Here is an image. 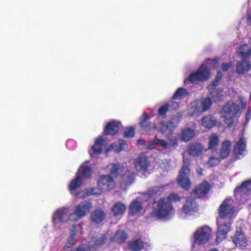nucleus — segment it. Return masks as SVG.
<instances>
[{"mask_svg":"<svg viewBox=\"0 0 251 251\" xmlns=\"http://www.w3.org/2000/svg\"><path fill=\"white\" fill-rule=\"evenodd\" d=\"M123 135L126 138L133 137L135 135V128L133 127H126L124 132Z\"/></svg>","mask_w":251,"mask_h":251,"instance_id":"45","label":"nucleus"},{"mask_svg":"<svg viewBox=\"0 0 251 251\" xmlns=\"http://www.w3.org/2000/svg\"><path fill=\"white\" fill-rule=\"evenodd\" d=\"M83 179L76 175V177L73 179L69 185V189L72 194H74L75 191L79 188L82 184Z\"/></svg>","mask_w":251,"mask_h":251,"instance_id":"36","label":"nucleus"},{"mask_svg":"<svg viewBox=\"0 0 251 251\" xmlns=\"http://www.w3.org/2000/svg\"><path fill=\"white\" fill-rule=\"evenodd\" d=\"M51 221L56 229H62L64 224L75 222L72 211L69 206L61 207L55 210L52 214Z\"/></svg>","mask_w":251,"mask_h":251,"instance_id":"5","label":"nucleus"},{"mask_svg":"<svg viewBox=\"0 0 251 251\" xmlns=\"http://www.w3.org/2000/svg\"><path fill=\"white\" fill-rule=\"evenodd\" d=\"M203 150V148L201 144L196 143L189 146L187 152L191 156H199L201 154Z\"/></svg>","mask_w":251,"mask_h":251,"instance_id":"24","label":"nucleus"},{"mask_svg":"<svg viewBox=\"0 0 251 251\" xmlns=\"http://www.w3.org/2000/svg\"><path fill=\"white\" fill-rule=\"evenodd\" d=\"M77 230L76 229V225H73L71 229L70 235L68 238L63 247L64 250L71 249L77 243L78 240L77 237Z\"/></svg>","mask_w":251,"mask_h":251,"instance_id":"19","label":"nucleus"},{"mask_svg":"<svg viewBox=\"0 0 251 251\" xmlns=\"http://www.w3.org/2000/svg\"><path fill=\"white\" fill-rule=\"evenodd\" d=\"M189 165V161L184 158L183 165L179 172L177 178L178 184L185 190H188L191 185V182L189 178L190 174Z\"/></svg>","mask_w":251,"mask_h":251,"instance_id":"11","label":"nucleus"},{"mask_svg":"<svg viewBox=\"0 0 251 251\" xmlns=\"http://www.w3.org/2000/svg\"><path fill=\"white\" fill-rule=\"evenodd\" d=\"M251 69V63L247 59H243L239 62L236 66V73L238 74H243Z\"/></svg>","mask_w":251,"mask_h":251,"instance_id":"29","label":"nucleus"},{"mask_svg":"<svg viewBox=\"0 0 251 251\" xmlns=\"http://www.w3.org/2000/svg\"><path fill=\"white\" fill-rule=\"evenodd\" d=\"M143 210V206L139 200H134L129 206V210L132 215H135L140 213Z\"/></svg>","mask_w":251,"mask_h":251,"instance_id":"32","label":"nucleus"},{"mask_svg":"<svg viewBox=\"0 0 251 251\" xmlns=\"http://www.w3.org/2000/svg\"><path fill=\"white\" fill-rule=\"evenodd\" d=\"M248 9L246 14L247 24L251 26V6L248 4Z\"/></svg>","mask_w":251,"mask_h":251,"instance_id":"48","label":"nucleus"},{"mask_svg":"<svg viewBox=\"0 0 251 251\" xmlns=\"http://www.w3.org/2000/svg\"><path fill=\"white\" fill-rule=\"evenodd\" d=\"M197 173H198V174L200 175H201L202 174V171H203V170L201 169V168H198L197 170Z\"/></svg>","mask_w":251,"mask_h":251,"instance_id":"52","label":"nucleus"},{"mask_svg":"<svg viewBox=\"0 0 251 251\" xmlns=\"http://www.w3.org/2000/svg\"><path fill=\"white\" fill-rule=\"evenodd\" d=\"M165 198L168 199L169 201L172 203L173 202H176L180 201L182 198L176 193H172Z\"/></svg>","mask_w":251,"mask_h":251,"instance_id":"46","label":"nucleus"},{"mask_svg":"<svg viewBox=\"0 0 251 251\" xmlns=\"http://www.w3.org/2000/svg\"><path fill=\"white\" fill-rule=\"evenodd\" d=\"M240 114L239 107L232 101H229L223 107L222 115L228 126H233L237 121Z\"/></svg>","mask_w":251,"mask_h":251,"instance_id":"9","label":"nucleus"},{"mask_svg":"<svg viewBox=\"0 0 251 251\" xmlns=\"http://www.w3.org/2000/svg\"><path fill=\"white\" fill-rule=\"evenodd\" d=\"M217 86H214L212 89H208L209 91V95L207 98L213 101H217L221 100L223 97V90L222 89H217Z\"/></svg>","mask_w":251,"mask_h":251,"instance_id":"27","label":"nucleus"},{"mask_svg":"<svg viewBox=\"0 0 251 251\" xmlns=\"http://www.w3.org/2000/svg\"><path fill=\"white\" fill-rule=\"evenodd\" d=\"M108 169L111 174L113 176H117L125 172V173L122 176V181L125 185H129L133 182L135 174L131 171L126 169L120 164H110L108 166Z\"/></svg>","mask_w":251,"mask_h":251,"instance_id":"10","label":"nucleus"},{"mask_svg":"<svg viewBox=\"0 0 251 251\" xmlns=\"http://www.w3.org/2000/svg\"><path fill=\"white\" fill-rule=\"evenodd\" d=\"M181 113H177L172 116L169 124L165 121L157 120L154 124L148 121L149 116L144 114L140 118V124L141 128L148 134H151L153 130L156 129L163 134H171L177 127L182 117Z\"/></svg>","mask_w":251,"mask_h":251,"instance_id":"2","label":"nucleus"},{"mask_svg":"<svg viewBox=\"0 0 251 251\" xmlns=\"http://www.w3.org/2000/svg\"><path fill=\"white\" fill-rule=\"evenodd\" d=\"M198 101L201 114L208 110L211 106L212 102L209 98L199 99Z\"/></svg>","mask_w":251,"mask_h":251,"instance_id":"38","label":"nucleus"},{"mask_svg":"<svg viewBox=\"0 0 251 251\" xmlns=\"http://www.w3.org/2000/svg\"><path fill=\"white\" fill-rule=\"evenodd\" d=\"M221 159L220 156L219 157L212 154L209 156L208 159L205 162L204 164L208 167H214L218 165L220 163Z\"/></svg>","mask_w":251,"mask_h":251,"instance_id":"43","label":"nucleus"},{"mask_svg":"<svg viewBox=\"0 0 251 251\" xmlns=\"http://www.w3.org/2000/svg\"><path fill=\"white\" fill-rule=\"evenodd\" d=\"M218 60L207 59L206 63L202 64L197 71L191 74L188 77L185 79L184 83L186 84L188 81L191 83H197L207 80L210 77V71L206 64H212L214 67H216L215 64L218 62Z\"/></svg>","mask_w":251,"mask_h":251,"instance_id":"8","label":"nucleus"},{"mask_svg":"<svg viewBox=\"0 0 251 251\" xmlns=\"http://www.w3.org/2000/svg\"><path fill=\"white\" fill-rule=\"evenodd\" d=\"M250 100H251V94H250Z\"/></svg>","mask_w":251,"mask_h":251,"instance_id":"55","label":"nucleus"},{"mask_svg":"<svg viewBox=\"0 0 251 251\" xmlns=\"http://www.w3.org/2000/svg\"><path fill=\"white\" fill-rule=\"evenodd\" d=\"M239 100H240V103L241 108L243 109H244L246 106V99L243 97H240Z\"/></svg>","mask_w":251,"mask_h":251,"instance_id":"50","label":"nucleus"},{"mask_svg":"<svg viewBox=\"0 0 251 251\" xmlns=\"http://www.w3.org/2000/svg\"><path fill=\"white\" fill-rule=\"evenodd\" d=\"M106 239L105 235L101 236L100 238H93L88 244H82L75 249H71L70 251H94L100 245L103 244Z\"/></svg>","mask_w":251,"mask_h":251,"instance_id":"13","label":"nucleus"},{"mask_svg":"<svg viewBox=\"0 0 251 251\" xmlns=\"http://www.w3.org/2000/svg\"><path fill=\"white\" fill-rule=\"evenodd\" d=\"M209 189L210 186L208 183L206 182H203L194 190V193L196 194L203 195L207 193Z\"/></svg>","mask_w":251,"mask_h":251,"instance_id":"42","label":"nucleus"},{"mask_svg":"<svg viewBox=\"0 0 251 251\" xmlns=\"http://www.w3.org/2000/svg\"><path fill=\"white\" fill-rule=\"evenodd\" d=\"M232 241L237 248L243 249L248 245L247 239L241 231H236L232 237Z\"/></svg>","mask_w":251,"mask_h":251,"instance_id":"17","label":"nucleus"},{"mask_svg":"<svg viewBox=\"0 0 251 251\" xmlns=\"http://www.w3.org/2000/svg\"><path fill=\"white\" fill-rule=\"evenodd\" d=\"M121 126V123L120 122L113 120L106 124L104 132L106 134L115 135L118 132Z\"/></svg>","mask_w":251,"mask_h":251,"instance_id":"20","label":"nucleus"},{"mask_svg":"<svg viewBox=\"0 0 251 251\" xmlns=\"http://www.w3.org/2000/svg\"><path fill=\"white\" fill-rule=\"evenodd\" d=\"M246 149V143L243 138H241L236 144L234 148L235 154L240 155Z\"/></svg>","mask_w":251,"mask_h":251,"instance_id":"41","label":"nucleus"},{"mask_svg":"<svg viewBox=\"0 0 251 251\" xmlns=\"http://www.w3.org/2000/svg\"><path fill=\"white\" fill-rule=\"evenodd\" d=\"M189 94L188 91L182 87L178 88L175 92L172 100H182L188 96Z\"/></svg>","mask_w":251,"mask_h":251,"instance_id":"39","label":"nucleus"},{"mask_svg":"<svg viewBox=\"0 0 251 251\" xmlns=\"http://www.w3.org/2000/svg\"><path fill=\"white\" fill-rule=\"evenodd\" d=\"M231 145V142L229 140H226L222 142L219 154L221 159H225L229 155Z\"/></svg>","mask_w":251,"mask_h":251,"instance_id":"26","label":"nucleus"},{"mask_svg":"<svg viewBox=\"0 0 251 251\" xmlns=\"http://www.w3.org/2000/svg\"><path fill=\"white\" fill-rule=\"evenodd\" d=\"M248 3L250 6H251V0H248Z\"/></svg>","mask_w":251,"mask_h":251,"instance_id":"54","label":"nucleus"},{"mask_svg":"<svg viewBox=\"0 0 251 251\" xmlns=\"http://www.w3.org/2000/svg\"><path fill=\"white\" fill-rule=\"evenodd\" d=\"M135 169L139 173L144 174L150 166V162L144 155H140L137 157L134 162Z\"/></svg>","mask_w":251,"mask_h":251,"instance_id":"16","label":"nucleus"},{"mask_svg":"<svg viewBox=\"0 0 251 251\" xmlns=\"http://www.w3.org/2000/svg\"><path fill=\"white\" fill-rule=\"evenodd\" d=\"M105 140L101 137L98 138L95 142V144L92 146L89 152L92 157H96L102 151Z\"/></svg>","mask_w":251,"mask_h":251,"instance_id":"18","label":"nucleus"},{"mask_svg":"<svg viewBox=\"0 0 251 251\" xmlns=\"http://www.w3.org/2000/svg\"><path fill=\"white\" fill-rule=\"evenodd\" d=\"M127 144L123 140H119L114 143L111 144L108 150H112L114 151L119 152L125 150Z\"/></svg>","mask_w":251,"mask_h":251,"instance_id":"37","label":"nucleus"},{"mask_svg":"<svg viewBox=\"0 0 251 251\" xmlns=\"http://www.w3.org/2000/svg\"><path fill=\"white\" fill-rule=\"evenodd\" d=\"M219 143V137L215 133H213L208 137V149L215 151Z\"/></svg>","mask_w":251,"mask_h":251,"instance_id":"35","label":"nucleus"},{"mask_svg":"<svg viewBox=\"0 0 251 251\" xmlns=\"http://www.w3.org/2000/svg\"><path fill=\"white\" fill-rule=\"evenodd\" d=\"M236 214L233 201L230 198L226 199L219 208V218L217 222L218 231L216 237L218 244L226 238L230 229L231 220L236 216Z\"/></svg>","mask_w":251,"mask_h":251,"instance_id":"1","label":"nucleus"},{"mask_svg":"<svg viewBox=\"0 0 251 251\" xmlns=\"http://www.w3.org/2000/svg\"><path fill=\"white\" fill-rule=\"evenodd\" d=\"M235 196L238 199L240 195L242 198L240 201L244 202L243 199H247L248 195L251 194V180L245 181L242 185L236 188L234 191Z\"/></svg>","mask_w":251,"mask_h":251,"instance_id":"15","label":"nucleus"},{"mask_svg":"<svg viewBox=\"0 0 251 251\" xmlns=\"http://www.w3.org/2000/svg\"><path fill=\"white\" fill-rule=\"evenodd\" d=\"M127 235L125 231H118L115 233L113 240L119 243H122L125 241Z\"/></svg>","mask_w":251,"mask_h":251,"instance_id":"44","label":"nucleus"},{"mask_svg":"<svg viewBox=\"0 0 251 251\" xmlns=\"http://www.w3.org/2000/svg\"><path fill=\"white\" fill-rule=\"evenodd\" d=\"M201 125L205 128L210 129L216 124V120L211 115L205 116L201 120Z\"/></svg>","mask_w":251,"mask_h":251,"instance_id":"30","label":"nucleus"},{"mask_svg":"<svg viewBox=\"0 0 251 251\" xmlns=\"http://www.w3.org/2000/svg\"><path fill=\"white\" fill-rule=\"evenodd\" d=\"M238 52L243 59L246 60L251 55V46L247 44H243L239 48Z\"/></svg>","mask_w":251,"mask_h":251,"instance_id":"31","label":"nucleus"},{"mask_svg":"<svg viewBox=\"0 0 251 251\" xmlns=\"http://www.w3.org/2000/svg\"><path fill=\"white\" fill-rule=\"evenodd\" d=\"M99 189L91 188L80 192L76 195L77 198H84L90 195H100L102 191H108L113 189L115 182L113 178L108 175L102 176L98 181Z\"/></svg>","mask_w":251,"mask_h":251,"instance_id":"4","label":"nucleus"},{"mask_svg":"<svg viewBox=\"0 0 251 251\" xmlns=\"http://www.w3.org/2000/svg\"><path fill=\"white\" fill-rule=\"evenodd\" d=\"M233 66V64L231 62L227 63H223L222 65V69L223 71H227Z\"/></svg>","mask_w":251,"mask_h":251,"instance_id":"49","label":"nucleus"},{"mask_svg":"<svg viewBox=\"0 0 251 251\" xmlns=\"http://www.w3.org/2000/svg\"><path fill=\"white\" fill-rule=\"evenodd\" d=\"M209 251H219L217 249H213L212 250H210Z\"/></svg>","mask_w":251,"mask_h":251,"instance_id":"53","label":"nucleus"},{"mask_svg":"<svg viewBox=\"0 0 251 251\" xmlns=\"http://www.w3.org/2000/svg\"><path fill=\"white\" fill-rule=\"evenodd\" d=\"M246 120L247 122H249L251 118V107H249L246 113Z\"/></svg>","mask_w":251,"mask_h":251,"instance_id":"51","label":"nucleus"},{"mask_svg":"<svg viewBox=\"0 0 251 251\" xmlns=\"http://www.w3.org/2000/svg\"><path fill=\"white\" fill-rule=\"evenodd\" d=\"M126 205L120 201L116 202L111 208L112 213L116 217L122 216L126 212Z\"/></svg>","mask_w":251,"mask_h":251,"instance_id":"25","label":"nucleus"},{"mask_svg":"<svg viewBox=\"0 0 251 251\" xmlns=\"http://www.w3.org/2000/svg\"><path fill=\"white\" fill-rule=\"evenodd\" d=\"M92 206V203L88 201H83L76 205L74 211H72V217H74L75 222H77L89 213Z\"/></svg>","mask_w":251,"mask_h":251,"instance_id":"12","label":"nucleus"},{"mask_svg":"<svg viewBox=\"0 0 251 251\" xmlns=\"http://www.w3.org/2000/svg\"><path fill=\"white\" fill-rule=\"evenodd\" d=\"M195 136V130L190 127H185L182 129L180 134L181 140L185 142L191 140Z\"/></svg>","mask_w":251,"mask_h":251,"instance_id":"28","label":"nucleus"},{"mask_svg":"<svg viewBox=\"0 0 251 251\" xmlns=\"http://www.w3.org/2000/svg\"><path fill=\"white\" fill-rule=\"evenodd\" d=\"M212 237V230L209 226H203L198 227L191 237L192 250L195 251L198 246L206 244Z\"/></svg>","mask_w":251,"mask_h":251,"instance_id":"7","label":"nucleus"},{"mask_svg":"<svg viewBox=\"0 0 251 251\" xmlns=\"http://www.w3.org/2000/svg\"><path fill=\"white\" fill-rule=\"evenodd\" d=\"M198 210V205L195 199L188 198L184 203L180 212L182 218L194 214Z\"/></svg>","mask_w":251,"mask_h":251,"instance_id":"14","label":"nucleus"},{"mask_svg":"<svg viewBox=\"0 0 251 251\" xmlns=\"http://www.w3.org/2000/svg\"><path fill=\"white\" fill-rule=\"evenodd\" d=\"M171 107L173 109L177 108L178 107V103L175 102L173 100H170L168 103L160 106L158 109V114L160 116L164 115L169 107Z\"/></svg>","mask_w":251,"mask_h":251,"instance_id":"33","label":"nucleus"},{"mask_svg":"<svg viewBox=\"0 0 251 251\" xmlns=\"http://www.w3.org/2000/svg\"><path fill=\"white\" fill-rule=\"evenodd\" d=\"M222 77V74L220 72H218L216 79L212 83L208 85L207 86L208 89H212L214 86H218L221 78Z\"/></svg>","mask_w":251,"mask_h":251,"instance_id":"47","label":"nucleus"},{"mask_svg":"<svg viewBox=\"0 0 251 251\" xmlns=\"http://www.w3.org/2000/svg\"><path fill=\"white\" fill-rule=\"evenodd\" d=\"M198 100L192 101L187 108V114L189 116L198 117L201 114Z\"/></svg>","mask_w":251,"mask_h":251,"instance_id":"22","label":"nucleus"},{"mask_svg":"<svg viewBox=\"0 0 251 251\" xmlns=\"http://www.w3.org/2000/svg\"><path fill=\"white\" fill-rule=\"evenodd\" d=\"M163 191V187L160 186H155L151 187L144 195L145 198L148 197L152 199L154 201L155 198L161 195Z\"/></svg>","mask_w":251,"mask_h":251,"instance_id":"23","label":"nucleus"},{"mask_svg":"<svg viewBox=\"0 0 251 251\" xmlns=\"http://www.w3.org/2000/svg\"><path fill=\"white\" fill-rule=\"evenodd\" d=\"M92 173L91 167L88 162L86 161L82 163L79 168L76 175L81 179H86L91 177Z\"/></svg>","mask_w":251,"mask_h":251,"instance_id":"21","label":"nucleus"},{"mask_svg":"<svg viewBox=\"0 0 251 251\" xmlns=\"http://www.w3.org/2000/svg\"><path fill=\"white\" fill-rule=\"evenodd\" d=\"M137 145L142 149H158L162 151H171L177 146L178 140L176 137L168 138L166 140L159 138L155 135L153 139L149 140L147 143L143 139H139L137 141Z\"/></svg>","mask_w":251,"mask_h":251,"instance_id":"3","label":"nucleus"},{"mask_svg":"<svg viewBox=\"0 0 251 251\" xmlns=\"http://www.w3.org/2000/svg\"><path fill=\"white\" fill-rule=\"evenodd\" d=\"M174 208L168 199L163 198L154 203L152 216L162 221L171 218Z\"/></svg>","mask_w":251,"mask_h":251,"instance_id":"6","label":"nucleus"},{"mask_svg":"<svg viewBox=\"0 0 251 251\" xmlns=\"http://www.w3.org/2000/svg\"><path fill=\"white\" fill-rule=\"evenodd\" d=\"M146 244H144L140 239H137L129 244V248L134 251H139L145 247Z\"/></svg>","mask_w":251,"mask_h":251,"instance_id":"40","label":"nucleus"},{"mask_svg":"<svg viewBox=\"0 0 251 251\" xmlns=\"http://www.w3.org/2000/svg\"><path fill=\"white\" fill-rule=\"evenodd\" d=\"M91 217L93 222L99 224L101 223L104 219L105 214L103 211L97 209L92 213Z\"/></svg>","mask_w":251,"mask_h":251,"instance_id":"34","label":"nucleus"}]
</instances>
